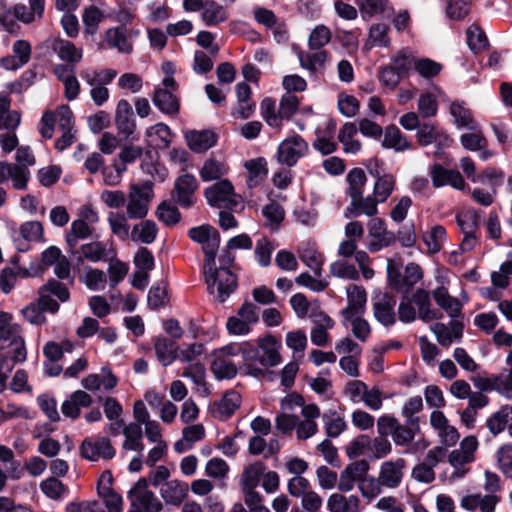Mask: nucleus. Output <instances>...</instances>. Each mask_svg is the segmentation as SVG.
I'll return each mask as SVG.
<instances>
[{"label": "nucleus", "mask_w": 512, "mask_h": 512, "mask_svg": "<svg viewBox=\"0 0 512 512\" xmlns=\"http://www.w3.org/2000/svg\"><path fill=\"white\" fill-rule=\"evenodd\" d=\"M474 461V457L468 456L460 449L453 450L448 456V462L454 468L452 477L461 478L467 473L466 464Z\"/></svg>", "instance_id": "nucleus-53"}, {"label": "nucleus", "mask_w": 512, "mask_h": 512, "mask_svg": "<svg viewBox=\"0 0 512 512\" xmlns=\"http://www.w3.org/2000/svg\"><path fill=\"white\" fill-rule=\"evenodd\" d=\"M324 429L328 437L336 438L342 434L347 428L344 418L337 414L336 411H329L322 415Z\"/></svg>", "instance_id": "nucleus-43"}, {"label": "nucleus", "mask_w": 512, "mask_h": 512, "mask_svg": "<svg viewBox=\"0 0 512 512\" xmlns=\"http://www.w3.org/2000/svg\"><path fill=\"white\" fill-rule=\"evenodd\" d=\"M280 343L272 335H266L257 340V345L251 342H231L217 350L218 357H234L241 355L243 363L240 365V374L260 379L265 376L266 370L281 363L279 353Z\"/></svg>", "instance_id": "nucleus-1"}, {"label": "nucleus", "mask_w": 512, "mask_h": 512, "mask_svg": "<svg viewBox=\"0 0 512 512\" xmlns=\"http://www.w3.org/2000/svg\"><path fill=\"white\" fill-rule=\"evenodd\" d=\"M198 188V181L192 174L180 175L174 183L173 195L176 202L183 208L192 206L195 202V191Z\"/></svg>", "instance_id": "nucleus-15"}, {"label": "nucleus", "mask_w": 512, "mask_h": 512, "mask_svg": "<svg viewBox=\"0 0 512 512\" xmlns=\"http://www.w3.org/2000/svg\"><path fill=\"white\" fill-rule=\"evenodd\" d=\"M423 410L422 397L417 395L410 397L402 406L401 415L404 417L406 424L418 426L419 417L417 414Z\"/></svg>", "instance_id": "nucleus-44"}, {"label": "nucleus", "mask_w": 512, "mask_h": 512, "mask_svg": "<svg viewBox=\"0 0 512 512\" xmlns=\"http://www.w3.org/2000/svg\"><path fill=\"white\" fill-rule=\"evenodd\" d=\"M347 188L345 193L350 197V203L344 210L345 218L359 217L365 215L373 217L378 213L371 196H364L367 176L362 168L355 167L346 175Z\"/></svg>", "instance_id": "nucleus-2"}, {"label": "nucleus", "mask_w": 512, "mask_h": 512, "mask_svg": "<svg viewBox=\"0 0 512 512\" xmlns=\"http://www.w3.org/2000/svg\"><path fill=\"white\" fill-rule=\"evenodd\" d=\"M417 142L426 147L434 144L438 150L448 147L451 143L449 135L434 123H423L416 133Z\"/></svg>", "instance_id": "nucleus-12"}, {"label": "nucleus", "mask_w": 512, "mask_h": 512, "mask_svg": "<svg viewBox=\"0 0 512 512\" xmlns=\"http://www.w3.org/2000/svg\"><path fill=\"white\" fill-rule=\"evenodd\" d=\"M450 114L454 119V124L458 129L477 130L479 123L474 120L469 108L463 101H454L450 105Z\"/></svg>", "instance_id": "nucleus-24"}, {"label": "nucleus", "mask_w": 512, "mask_h": 512, "mask_svg": "<svg viewBox=\"0 0 512 512\" xmlns=\"http://www.w3.org/2000/svg\"><path fill=\"white\" fill-rule=\"evenodd\" d=\"M131 500L128 512H160L163 509L161 501L148 489L146 478H140L128 492Z\"/></svg>", "instance_id": "nucleus-5"}, {"label": "nucleus", "mask_w": 512, "mask_h": 512, "mask_svg": "<svg viewBox=\"0 0 512 512\" xmlns=\"http://www.w3.org/2000/svg\"><path fill=\"white\" fill-rule=\"evenodd\" d=\"M395 184V177L391 174H383L377 177L373 193L370 195L376 208H378L379 203H384L391 196L395 189Z\"/></svg>", "instance_id": "nucleus-28"}, {"label": "nucleus", "mask_w": 512, "mask_h": 512, "mask_svg": "<svg viewBox=\"0 0 512 512\" xmlns=\"http://www.w3.org/2000/svg\"><path fill=\"white\" fill-rule=\"evenodd\" d=\"M512 422V406L504 405L493 413L486 422L487 428L493 435L503 432Z\"/></svg>", "instance_id": "nucleus-33"}, {"label": "nucleus", "mask_w": 512, "mask_h": 512, "mask_svg": "<svg viewBox=\"0 0 512 512\" xmlns=\"http://www.w3.org/2000/svg\"><path fill=\"white\" fill-rule=\"evenodd\" d=\"M405 460L402 458L396 461H386L381 465L379 480L380 483L388 488H396L400 485L403 477V468Z\"/></svg>", "instance_id": "nucleus-19"}, {"label": "nucleus", "mask_w": 512, "mask_h": 512, "mask_svg": "<svg viewBox=\"0 0 512 512\" xmlns=\"http://www.w3.org/2000/svg\"><path fill=\"white\" fill-rule=\"evenodd\" d=\"M498 467L501 472L512 479V446L504 445L497 451Z\"/></svg>", "instance_id": "nucleus-64"}, {"label": "nucleus", "mask_w": 512, "mask_h": 512, "mask_svg": "<svg viewBox=\"0 0 512 512\" xmlns=\"http://www.w3.org/2000/svg\"><path fill=\"white\" fill-rule=\"evenodd\" d=\"M208 292L215 295V300L224 303L237 288V277L227 268L203 269Z\"/></svg>", "instance_id": "nucleus-4"}, {"label": "nucleus", "mask_w": 512, "mask_h": 512, "mask_svg": "<svg viewBox=\"0 0 512 512\" xmlns=\"http://www.w3.org/2000/svg\"><path fill=\"white\" fill-rule=\"evenodd\" d=\"M204 195L212 207L220 209L236 210L240 205L234 188L228 180H221L205 189Z\"/></svg>", "instance_id": "nucleus-7"}, {"label": "nucleus", "mask_w": 512, "mask_h": 512, "mask_svg": "<svg viewBox=\"0 0 512 512\" xmlns=\"http://www.w3.org/2000/svg\"><path fill=\"white\" fill-rule=\"evenodd\" d=\"M299 104V98L292 93H285L281 97L278 108L279 130L281 129L284 121H289L293 115L296 114Z\"/></svg>", "instance_id": "nucleus-41"}, {"label": "nucleus", "mask_w": 512, "mask_h": 512, "mask_svg": "<svg viewBox=\"0 0 512 512\" xmlns=\"http://www.w3.org/2000/svg\"><path fill=\"white\" fill-rule=\"evenodd\" d=\"M224 173V165L213 158L207 159L200 170V176L205 182L217 180L221 178Z\"/></svg>", "instance_id": "nucleus-63"}, {"label": "nucleus", "mask_w": 512, "mask_h": 512, "mask_svg": "<svg viewBox=\"0 0 512 512\" xmlns=\"http://www.w3.org/2000/svg\"><path fill=\"white\" fill-rule=\"evenodd\" d=\"M262 214L267 220L268 226L272 230H277L280 223L284 220V208L276 201H271L262 208Z\"/></svg>", "instance_id": "nucleus-50"}, {"label": "nucleus", "mask_w": 512, "mask_h": 512, "mask_svg": "<svg viewBox=\"0 0 512 512\" xmlns=\"http://www.w3.org/2000/svg\"><path fill=\"white\" fill-rule=\"evenodd\" d=\"M348 305L341 311L342 316L352 314H363L367 301V294L364 288L352 285L347 289Z\"/></svg>", "instance_id": "nucleus-29"}, {"label": "nucleus", "mask_w": 512, "mask_h": 512, "mask_svg": "<svg viewBox=\"0 0 512 512\" xmlns=\"http://www.w3.org/2000/svg\"><path fill=\"white\" fill-rule=\"evenodd\" d=\"M145 134L147 137L156 136L160 142L157 144L160 149L168 148L172 141V131L170 127L163 122H159L149 127Z\"/></svg>", "instance_id": "nucleus-61"}, {"label": "nucleus", "mask_w": 512, "mask_h": 512, "mask_svg": "<svg viewBox=\"0 0 512 512\" xmlns=\"http://www.w3.org/2000/svg\"><path fill=\"white\" fill-rule=\"evenodd\" d=\"M396 298L388 293L377 295L373 298V311L376 320L385 327L392 326L396 322L395 314Z\"/></svg>", "instance_id": "nucleus-16"}, {"label": "nucleus", "mask_w": 512, "mask_h": 512, "mask_svg": "<svg viewBox=\"0 0 512 512\" xmlns=\"http://www.w3.org/2000/svg\"><path fill=\"white\" fill-rule=\"evenodd\" d=\"M362 314L344 315L343 324L348 322L352 326L353 335L362 342H365L371 332L369 323L361 317Z\"/></svg>", "instance_id": "nucleus-48"}, {"label": "nucleus", "mask_w": 512, "mask_h": 512, "mask_svg": "<svg viewBox=\"0 0 512 512\" xmlns=\"http://www.w3.org/2000/svg\"><path fill=\"white\" fill-rule=\"evenodd\" d=\"M152 101L153 104L164 114L175 115L179 112V101L170 90L156 89Z\"/></svg>", "instance_id": "nucleus-30"}, {"label": "nucleus", "mask_w": 512, "mask_h": 512, "mask_svg": "<svg viewBox=\"0 0 512 512\" xmlns=\"http://www.w3.org/2000/svg\"><path fill=\"white\" fill-rule=\"evenodd\" d=\"M265 470L266 466L261 461L247 466L241 475V489H256Z\"/></svg>", "instance_id": "nucleus-40"}, {"label": "nucleus", "mask_w": 512, "mask_h": 512, "mask_svg": "<svg viewBox=\"0 0 512 512\" xmlns=\"http://www.w3.org/2000/svg\"><path fill=\"white\" fill-rule=\"evenodd\" d=\"M123 435L125 436L122 445L124 450L136 451L139 454L144 450L143 430L140 424L129 423L123 428Z\"/></svg>", "instance_id": "nucleus-32"}, {"label": "nucleus", "mask_w": 512, "mask_h": 512, "mask_svg": "<svg viewBox=\"0 0 512 512\" xmlns=\"http://www.w3.org/2000/svg\"><path fill=\"white\" fill-rule=\"evenodd\" d=\"M412 302L416 305L418 316L421 320L428 322L442 317V313L439 310L431 309L428 291L422 288L417 289L412 296Z\"/></svg>", "instance_id": "nucleus-25"}, {"label": "nucleus", "mask_w": 512, "mask_h": 512, "mask_svg": "<svg viewBox=\"0 0 512 512\" xmlns=\"http://www.w3.org/2000/svg\"><path fill=\"white\" fill-rule=\"evenodd\" d=\"M331 40V31L325 25H317L310 33L308 46L311 50H320Z\"/></svg>", "instance_id": "nucleus-60"}, {"label": "nucleus", "mask_w": 512, "mask_h": 512, "mask_svg": "<svg viewBox=\"0 0 512 512\" xmlns=\"http://www.w3.org/2000/svg\"><path fill=\"white\" fill-rule=\"evenodd\" d=\"M368 241L367 248L371 252H378L383 248L389 247L396 241L394 232L387 230L384 220L373 218L368 223Z\"/></svg>", "instance_id": "nucleus-9"}, {"label": "nucleus", "mask_w": 512, "mask_h": 512, "mask_svg": "<svg viewBox=\"0 0 512 512\" xmlns=\"http://www.w3.org/2000/svg\"><path fill=\"white\" fill-rule=\"evenodd\" d=\"M93 228L86 224L85 220L75 219L72 221L70 229L66 232L65 240L70 248V252L76 255L78 251L75 250L80 240H85L91 237Z\"/></svg>", "instance_id": "nucleus-26"}, {"label": "nucleus", "mask_w": 512, "mask_h": 512, "mask_svg": "<svg viewBox=\"0 0 512 512\" xmlns=\"http://www.w3.org/2000/svg\"><path fill=\"white\" fill-rule=\"evenodd\" d=\"M81 281L89 290L99 291L105 288L107 277L102 270L88 267L86 268L84 275L81 277Z\"/></svg>", "instance_id": "nucleus-49"}, {"label": "nucleus", "mask_w": 512, "mask_h": 512, "mask_svg": "<svg viewBox=\"0 0 512 512\" xmlns=\"http://www.w3.org/2000/svg\"><path fill=\"white\" fill-rule=\"evenodd\" d=\"M80 252L81 256L77 258L78 262L86 259L90 262L97 263L107 255L106 245L97 241L83 244L80 248Z\"/></svg>", "instance_id": "nucleus-47"}, {"label": "nucleus", "mask_w": 512, "mask_h": 512, "mask_svg": "<svg viewBox=\"0 0 512 512\" xmlns=\"http://www.w3.org/2000/svg\"><path fill=\"white\" fill-rule=\"evenodd\" d=\"M0 354L7 355L13 363H22L27 358L21 327L13 322L10 313L4 311H0Z\"/></svg>", "instance_id": "nucleus-3"}, {"label": "nucleus", "mask_w": 512, "mask_h": 512, "mask_svg": "<svg viewBox=\"0 0 512 512\" xmlns=\"http://www.w3.org/2000/svg\"><path fill=\"white\" fill-rule=\"evenodd\" d=\"M127 218L124 214L116 212H110L108 215V223L112 233L122 241L126 240L129 236L131 237Z\"/></svg>", "instance_id": "nucleus-52"}, {"label": "nucleus", "mask_w": 512, "mask_h": 512, "mask_svg": "<svg viewBox=\"0 0 512 512\" xmlns=\"http://www.w3.org/2000/svg\"><path fill=\"white\" fill-rule=\"evenodd\" d=\"M429 175L434 188H440L446 185L459 191H464L467 188V184L459 171L447 169L440 163H434L430 167Z\"/></svg>", "instance_id": "nucleus-10"}, {"label": "nucleus", "mask_w": 512, "mask_h": 512, "mask_svg": "<svg viewBox=\"0 0 512 512\" xmlns=\"http://www.w3.org/2000/svg\"><path fill=\"white\" fill-rule=\"evenodd\" d=\"M309 150L308 143L298 134L284 139L278 146L276 157L281 165L293 167Z\"/></svg>", "instance_id": "nucleus-8"}, {"label": "nucleus", "mask_w": 512, "mask_h": 512, "mask_svg": "<svg viewBox=\"0 0 512 512\" xmlns=\"http://www.w3.org/2000/svg\"><path fill=\"white\" fill-rule=\"evenodd\" d=\"M13 55L0 59V66L6 70H17L26 65L31 57L32 47L26 40H17L12 47Z\"/></svg>", "instance_id": "nucleus-17"}, {"label": "nucleus", "mask_w": 512, "mask_h": 512, "mask_svg": "<svg viewBox=\"0 0 512 512\" xmlns=\"http://www.w3.org/2000/svg\"><path fill=\"white\" fill-rule=\"evenodd\" d=\"M362 17H372L388 10L389 0H356Z\"/></svg>", "instance_id": "nucleus-56"}, {"label": "nucleus", "mask_w": 512, "mask_h": 512, "mask_svg": "<svg viewBox=\"0 0 512 512\" xmlns=\"http://www.w3.org/2000/svg\"><path fill=\"white\" fill-rule=\"evenodd\" d=\"M419 431V425L414 426L406 423L405 425H402L398 423L397 427L395 428L392 434V438L397 446H406L414 440L416 433H418Z\"/></svg>", "instance_id": "nucleus-55"}, {"label": "nucleus", "mask_w": 512, "mask_h": 512, "mask_svg": "<svg viewBox=\"0 0 512 512\" xmlns=\"http://www.w3.org/2000/svg\"><path fill=\"white\" fill-rule=\"evenodd\" d=\"M275 249L274 243L267 237L257 240L254 255L255 259L261 267H267L271 263V255Z\"/></svg>", "instance_id": "nucleus-51"}, {"label": "nucleus", "mask_w": 512, "mask_h": 512, "mask_svg": "<svg viewBox=\"0 0 512 512\" xmlns=\"http://www.w3.org/2000/svg\"><path fill=\"white\" fill-rule=\"evenodd\" d=\"M115 126L119 135L125 139L132 138L136 131V119L131 104L126 99H120L115 110Z\"/></svg>", "instance_id": "nucleus-14"}, {"label": "nucleus", "mask_w": 512, "mask_h": 512, "mask_svg": "<svg viewBox=\"0 0 512 512\" xmlns=\"http://www.w3.org/2000/svg\"><path fill=\"white\" fill-rule=\"evenodd\" d=\"M154 350L157 360L162 366L167 367L178 359V344L175 340L164 336H157L154 339Z\"/></svg>", "instance_id": "nucleus-22"}, {"label": "nucleus", "mask_w": 512, "mask_h": 512, "mask_svg": "<svg viewBox=\"0 0 512 512\" xmlns=\"http://www.w3.org/2000/svg\"><path fill=\"white\" fill-rule=\"evenodd\" d=\"M153 195V183L151 181H144L141 185H132L126 205L127 217L129 219L145 218Z\"/></svg>", "instance_id": "nucleus-6"}, {"label": "nucleus", "mask_w": 512, "mask_h": 512, "mask_svg": "<svg viewBox=\"0 0 512 512\" xmlns=\"http://www.w3.org/2000/svg\"><path fill=\"white\" fill-rule=\"evenodd\" d=\"M83 458L97 461L100 458L112 459L116 451L107 437H98L95 440L85 439L80 447Z\"/></svg>", "instance_id": "nucleus-13"}, {"label": "nucleus", "mask_w": 512, "mask_h": 512, "mask_svg": "<svg viewBox=\"0 0 512 512\" xmlns=\"http://www.w3.org/2000/svg\"><path fill=\"white\" fill-rule=\"evenodd\" d=\"M211 371L218 380H230L240 374V366L237 367L231 360L215 356V359L211 362Z\"/></svg>", "instance_id": "nucleus-37"}, {"label": "nucleus", "mask_w": 512, "mask_h": 512, "mask_svg": "<svg viewBox=\"0 0 512 512\" xmlns=\"http://www.w3.org/2000/svg\"><path fill=\"white\" fill-rule=\"evenodd\" d=\"M446 229L442 225H435L423 235V241L430 253H438L446 240Z\"/></svg>", "instance_id": "nucleus-45"}, {"label": "nucleus", "mask_w": 512, "mask_h": 512, "mask_svg": "<svg viewBox=\"0 0 512 512\" xmlns=\"http://www.w3.org/2000/svg\"><path fill=\"white\" fill-rule=\"evenodd\" d=\"M188 147L195 153H203L217 142L216 134L211 130H192L185 133Z\"/></svg>", "instance_id": "nucleus-21"}, {"label": "nucleus", "mask_w": 512, "mask_h": 512, "mask_svg": "<svg viewBox=\"0 0 512 512\" xmlns=\"http://www.w3.org/2000/svg\"><path fill=\"white\" fill-rule=\"evenodd\" d=\"M260 113L268 126L279 130L278 111H276L274 99L270 97L264 98L260 103Z\"/></svg>", "instance_id": "nucleus-62"}, {"label": "nucleus", "mask_w": 512, "mask_h": 512, "mask_svg": "<svg viewBox=\"0 0 512 512\" xmlns=\"http://www.w3.org/2000/svg\"><path fill=\"white\" fill-rule=\"evenodd\" d=\"M117 76V71L111 68L91 70L85 69L80 72V77L89 86L110 84Z\"/></svg>", "instance_id": "nucleus-36"}, {"label": "nucleus", "mask_w": 512, "mask_h": 512, "mask_svg": "<svg viewBox=\"0 0 512 512\" xmlns=\"http://www.w3.org/2000/svg\"><path fill=\"white\" fill-rule=\"evenodd\" d=\"M92 401V397L87 392L76 390L62 403V414L73 420L77 419L80 416L81 409L89 407Z\"/></svg>", "instance_id": "nucleus-20"}, {"label": "nucleus", "mask_w": 512, "mask_h": 512, "mask_svg": "<svg viewBox=\"0 0 512 512\" xmlns=\"http://www.w3.org/2000/svg\"><path fill=\"white\" fill-rule=\"evenodd\" d=\"M228 16V10L223 5L215 1H206L204 3L201 18L207 26H216L225 22Z\"/></svg>", "instance_id": "nucleus-31"}, {"label": "nucleus", "mask_w": 512, "mask_h": 512, "mask_svg": "<svg viewBox=\"0 0 512 512\" xmlns=\"http://www.w3.org/2000/svg\"><path fill=\"white\" fill-rule=\"evenodd\" d=\"M298 59L302 68L314 74L325 66L328 60V53L321 49L314 53L300 52L298 53Z\"/></svg>", "instance_id": "nucleus-39"}, {"label": "nucleus", "mask_w": 512, "mask_h": 512, "mask_svg": "<svg viewBox=\"0 0 512 512\" xmlns=\"http://www.w3.org/2000/svg\"><path fill=\"white\" fill-rule=\"evenodd\" d=\"M52 49L60 60L65 63L76 65L82 60V49L77 48L75 44L69 40L57 38L52 43Z\"/></svg>", "instance_id": "nucleus-27"}, {"label": "nucleus", "mask_w": 512, "mask_h": 512, "mask_svg": "<svg viewBox=\"0 0 512 512\" xmlns=\"http://www.w3.org/2000/svg\"><path fill=\"white\" fill-rule=\"evenodd\" d=\"M329 512H361L360 498L357 495L345 496L341 493H333L327 500Z\"/></svg>", "instance_id": "nucleus-23"}, {"label": "nucleus", "mask_w": 512, "mask_h": 512, "mask_svg": "<svg viewBox=\"0 0 512 512\" xmlns=\"http://www.w3.org/2000/svg\"><path fill=\"white\" fill-rule=\"evenodd\" d=\"M467 44L470 50L477 54L484 49H486L489 45L488 38L485 32L477 25H471L467 32Z\"/></svg>", "instance_id": "nucleus-46"}, {"label": "nucleus", "mask_w": 512, "mask_h": 512, "mask_svg": "<svg viewBox=\"0 0 512 512\" xmlns=\"http://www.w3.org/2000/svg\"><path fill=\"white\" fill-rule=\"evenodd\" d=\"M245 167L248 171L247 183L249 187H254L267 175V162L259 157L246 161Z\"/></svg>", "instance_id": "nucleus-42"}, {"label": "nucleus", "mask_w": 512, "mask_h": 512, "mask_svg": "<svg viewBox=\"0 0 512 512\" xmlns=\"http://www.w3.org/2000/svg\"><path fill=\"white\" fill-rule=\"evenodd\" d=\"M189 492L188 484L178 479L164 482L160 487V496L167 505L180 506Z\"/></svg>", "instance_id": "nucleus-18"}, {"label": "nucleus", "mask_w": 512, "mask_h": 512, "mask_svg": "<svg viewBox=\"0 0 512 512\" xmlns=\"http://www.w3.org/2000/svg\"><path fill=\"white\" fill-rule=\"evenodd\" d=\"M143 154V148L140 146H126L120 153L118 160H114L113 166L120 167V171H126L127 165L134 163Z\"/></svg>", "instance_id": "nucleus-58"}, {"label": "nucleus", "mask_w": 512, "mask_h": 512, "mask_svg": "<svg viewBox=\"0 0 512 512\" xmlns=\"http://www.w3.org/2000/svg\"><path fill=\"white\" fill-rule=\"evenodd\" d=\"M21 121L19 112L10 110V100L4 95L0 94V130H15Z\"/></svg>", "instance_id": "nucleus-34"}, {"label": "nucleus", "mask_w": 512, "mask_h": 512, "mask_svg": "<svg viewBox=\"0 0 512 512\" xmlns=\"http://www.w3.org/2000/svg\"><path fill=\"white\" fill-rule=\"evenodd\" d=\"M156 216L167 226L175 225L181 219V214L178 208L168 201H163L158 205Z\"/></svg>", "instance_id": "nucleus-54"}, {"label": "nucleus", "mask_w": 512, "mask_h": 512, "mask_svg": "<svg viewBox=\"0 0 512 512\" xmlns=\"http://www.w3.org/2000/svg\"><path fill=\"white\" fill-rule=\"evenodd\" d=\"M158 228L153 220H144L134 225L131 232V239L144 244H151L155 241Z\"/></svg>", "instance_id": "nucleus-38"}, {"label": "nucleus", "mask_w": 512, "mask_h": 512, "mask_svg": "<svg viewBox=\"0 0 512 512\" xmlns=\"http://www.w3.org/2000/svg\"><path fill=\"white\" fill-rule=\"evenodd\" d=\"M140 31L117 26L109 28L105 33V41L109 47L117 49L119 53L130 54L133 51V38L138 37Z\"/></svg>", "instance_id": "nucleus-11"}, {"label": "nucleus", "mask_w": 512, "mask_h": 512, "mask_svg": "<svg viewBox=\"0 0 512 512\" xmlns=\"http://www.w3.org/2000/svg\"><path fill=\"white\" fill-rule=\"evenodd\" d=\"M382 145L385 148L394 149L397 152L408 150L411 147L410 142L395 125L386 127Z\"/></svg>", "instance_id": "nucleus-35"}, {"label": "nucleus", "mask_w": 512, "mask_h": 512, "mask_svg": "<svg viewBox=\"0 0 512 512\" xmlns=\"http://www.w3.org/2000/svg\"><path fill=\"white\" fill-rule=\"evenodd\" d=\"M201 245L205 255L203 269L211 270L212 266H215V259L220 245L219 232L214 233L213 236L209 237L208 240Z\"/></svg>", "instance_id": "nucleus-57"}, {"label": "nucleus", "mask_w": 512, "mask_h": 512, "mask_svg": "<svg viewBox=\"0 0 512 512\" xmlns=\"http://www.w3.org/2000/svg\"><path fill=\"white\" fill-rule=\"evenodd\" d=\"M41 491L52 500H59L68 492L67 487L57 478L49 477L40 484Z\"/></svg>", "instance_id": "nucleus-59"}]
</instances>
